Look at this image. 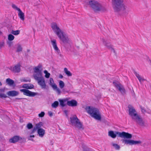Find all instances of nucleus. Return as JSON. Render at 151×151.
Listing matches in <instances>:
<instances>
[{
  "mask_svg": "<svg viewBox=\"0 0 151 151\" xmlns=\"http://www.w3.org/2000/svg\"><path fill=\"white\" fill-rule=\"evenodd\" d=\"M128 107L129 115L133 121L141 126H145L144 121L134 108L130 105H129Z\"/></svg>",
  "mask_w": 151,
  "mask_h": 151,
  "instance_id": "nucleus-1",
  "label": "nucleus"
},
{
  "mask_svg": "<svg viewBox=\"0 0 151 151\" xmlns=\"http://www.w3.org/2000/svg\"><path fill=\"white\" fill-rule=\"evenodd\" d=\"M112 3L115 12L123 11L126 9L127 6L123 3V0H112Z\"/></svg>",
  "mask_w": 151,
  "mask_h": 151,
  "instance_id": "nucleus-2",
  "label": "nucleus"
},
{
  "mask_svg": "<svg viewBox=\"0 0 151 151\" xmlns=\"http://www.w3.org/2000/svg\"><path fill=\"white\" fill-rule=\"evenodd\" d=\"M86 109L87 113L95 119L98 120L101 119V116L98 109L93 107L87 106L86 107Z\"/></svg>",
  "mask_w": 151,
  "mask_h": 151,
  "instance_id": "nucleus-3",
  "label": "nucleus"
},
{
  "mask_svg": "<svg viewBox=\"0 0 151 151\" xmlns=\"http://www.w3.org/2000/svg\"><path fill=\"white\" fill-rule=\"evenodd\" d=\"M89 4L93 11L96 13L99 12L104 11L106 9L97 1L91 0L89 1Z\"/></svg>",
  "mask_w": 151,
  "mask_h": 151,
  "instance_id": "nucleus-4",
  "label": "nucleus"
},
{
  "mask_svg": "<svg viewBox=\"0 0 151 151\" xmlns=\"http://www.w3.org/2000/svg\"><path fill=\"white\" fill-rule=\"evenodd\" d=\"M70 120L72 124L76 127L79 129H83L82 124L80 122L76 115H74L72 117H70Z\"/></svg>",
  "mask_w": 151,
  "mask_h": 151,
  "instance_id": "nucleus-5",
  "label": "nucleus"
},
{
  "mask_svg": "<svg viewBox=\"0 0 151 151\" xmlns=\"http://www.w3.org/2000/svg\"><path fill=\"white\" fill-rule=\"evenodd\" d=\"M34 78L37 81L38 84L41 88L43 89L46 88V86L43 78L42 76H38L37 75H34Z\"/></svg>",
  "mask_w": 151,
  "mask_h": 151,
  "instance_id": "nucleus-6",
  "label": "nucleus"
},
{
  "mask_svg": "<svg viewBox=\"0 0 151 151\" xmlns=\"http://www.w3.org/2000/svg\"><path fill=\"white\" fill-rule=\"evenodd\" d=\"M51 27L53 31L55 33L57 36L63 32L60 29L56 23H52L51 24Z\"/></svg>",
  "mask_w": 151,
  "mask_h": 151,
  "instance_id": "nucleus-7",
  "label": "nucleus"
},
{
  "mask_svg": "<svg viewBox=\"0 0 151 151\" xmlns=\"http://www.w3.org/2000/svg\"><path fill=\"white\" fill-rule=\"evenodd\" d=\"M116 134L118 135L119 137L121 138L130 139L132 137V135L131 134L124 132H117Z\"/></svg>",
  "mask_w": 151,
  "mask_h": 151,
  "instance_id": "nucleus-8",
  "label": "nucleus"
},
{
  "mask_svg": "<svg viewBox=\"0 0 151 151\" xmlns=\"http://www.w3.org/2000/svg\"><path fill=\"white\" fill-rule=\"evenodd\" d=\"M114 86L122 93H125V90L123 86L116 81H113Z\"/></svg>",
  "mask_w": 151,
  "mask_h": 151,
  "instance_id": "nucleus-9",
  "label": "nucleus"
},
{
  "mask_svg": "<svg viewBox=\"0 0 151 151\" xmlns=\"http://www.w3.org/2000/svg\"><path fill=\"white\" fill-rule=\"evenodd\" d=\"M42 66L41 64H39L37 66L35 67L34 68V72L36 73L35 75H37L38 76H42Z\"/></svg>",
  "mask_w": 151,
  "mask_h": 151,
  "instance_id": "nucleus-10",
  "label": "nucleus"
},
{
  "mask_svg": "<svg viewBox=\"0 0 151 151\" xmlns=\"http://www.w3.org/2000/svg\"><path fill=\"white\" fill-rule=\"evenodd\" d=\"M20 91L23 92L24 95L29 96H34L37 94L36 93L26 89H21L20 90Z\"/></svg>",
  "mask_w": 151,
  "mask_h": 151,
  "instance_id": "nucleus-11",
  "label": "nucleus"
},
{
  "mask_svg": "<svg viewBox=\"0 0 151 151\" xmlns=\"http://www.w3.org/2000/svg\"><path fill=\"white\" fill-rule=\"evenodd\" d=\"M58 36L63 43H67L68 42L69 40V39L63 32H62Z\"/></svg>",
  "mask_w": 151,
  "mask_h": 151,
  "instance_id": "nucleus-12",
  "label": "nucleus"
},
{
  "mask_svg": "<svg viewBox=\"0 0 151 151\" xmlns=\"http://www.w3.org/2000/svg\"><path fill=\"white\" fill-rule=\"evenodd\" d=\"M123 141L124 142L125 144H129L130 145H137L142 143V142L140 141H134L132 139H125Z\"/></svg>",
  "mask_w": 151,
  "mask_h": 151,
  "instance_id": "nucleus-13",
  "label": "nucleus"
},
{
  "mask_svg": "<svg viewBox=\"0 0 151 151\" xmlns=\"http://www.w3.org/2000/svg\"><path fill=\"white\" fill-rule=\"evenodd\" d=\"M51 42L53 47L55 50L58 53L60 52V50L57 46L56 40H51Z\"/></svg>",
  "mask_w": 151,
  "mask_h": 151,
  "instance_id": "nucleus-14",
  "label": "nucleus"
},
{
  "mask_svg": "<svg viewBox=\"0 0 151 151\" xmlns=\"http://www.w3.org/2000/svg\"><path fill=\"white\" fill-rule=\"evenodd\" d=\"M67 104L68 106L73 107L77 106L78 103L76 100L73 99L70 101H67Z\"/></svg>",
  "mask_w": 151,
  "mask_h": 151,
  "instance_id": "nucleus-15",
  "label": "nucleus"
},
{
  "mask_svg": "<svg viewBox=\"0 0 151 151\" xmlns=\"http://www.w3.org/2000/svg\"><path fill=\"white\" fill-rule=\"evenodd\" d=\"M18 92L15 91H9L7 92L8 95L11 96H14L18 95L19 94Z\"/></svg>",
  "mask_w": 151,
  "mask_h": 151,
  "instance_id": "nucleus-16",
  "label": "nucleus"
},
{
  "mask_svg": "<svg viewBox=\"0 0 151 151\" xmlns=\"http://www.w3.org/2000/svg\"><path fill=\"white\" fill-rule=\"evenodd\" d=\"M19 139V137L18 136H14L12 138L10 139L9 141L10 142L12 143H15L17 142Z\"/></svg>",
  "mask_w": 151,
  "mask_h": 151,
  "instance_id": "nucleus-17",
  "label": "nucleus"
},
{
  "mask_svg": "<svg viewBox=\"0 0 151 151\" xmlns=\"http://www.w3.org/2000/svg\"><path fill=\"white\" fill-rule=\"evenodd\" d=\"M13 71L15 72H19L20 70V64H18L15 65L13 68Z\"/></svg>",
  "mask_w": 151,
  "mask_h": 151,
  "instance_id": "nucleus-18",
  "label": "nucleus"
},
{
  "mask_svg": "<svg viewBox=\"0 0 151 151\" xmlns=\"http://www.w3.org/2000/svg\"><path fill=\"white\" fill-rule=\"evenodd\" d=\"M37 133L40 137H42L45 134V130L42 128L38 129L37 130Z\"/></svg>",
  "mask_w": 151,
  "mask_h": 151,
  "instance_id": "nucleus-19",
  "label": "nucleus"
},
{
  "mask_svg": "<svg viewBox=\"0 0 151 151\" xmlns=\"http://www.w3.org/2000/svg\"><path fill=\"white\" fill-rule=\"evenodd\" d=\"M18 16L21 20L24 21V13L21 10L18 11Z\"/></svg>",
  "mask_w": 151,
  "mask_h": 151,
  "instance_id": "nucleus-20",
  "label": "nucleus"
},
{
  "mask_svg": "<svg viewBox=\"0 0 151 151\" xmlns=\"http://www.w3.org/2000/svg\"><path fill=\"white\" fill-rule=\"evenodd\" d=\"M68 100L67 99H59L58 101L60 103V105L63 107H64L65 104V103Z\"/></svg>",
  "mask_w": 151,
  "mask_h": 151,
  "instance_id": "nucleus-21",
  "label": "nucleus"
},
{
  "mask_svg": "<svg viewBox=\"0 0 151 151\" xmlns=\"http://www.w3.org/2000/svg\"><path fill=\"white\" fill-rule=\"evenodd\" d=\"M6 82L9 86H12L14 84V81L9 78L6 79Z\"/></svg>",
  "mask_w": 151,
  "mask_h": 151,
  "instance_id": "nucleus-22",
  "label": "nucleus"
},
{
  "mask_svg": "<svg viewBox=\"0 0 151 151\" xmlns=\"http://www.w3.org/2000/svg\"><path fill=\"white\" fill-rule=\"evenodd\" d=\"M134 73L135 75L136 76L137 78L138 79L140 82H141L142 81H144L145 79L142 78L140 76L139 74H138L137 72L135 71L134 72Z\"/></svg>",
  "mask_w": 151,
  "mask_h": 151,
  "instance_id": "nucleus-23",
  "label": "nucleus"
},
{
  "mask_svg": "<svg viewBox=\"0 0 151 151\" xmlns=\"http://www.w3.org/2000/svg\"><path fill=\"white\" fill-rule=\"evenodd\" d=\"M52 88L54 90L56 91L58 94H60L61 91L60 89L57 87V85H54L53 86Z\"/></svg>",
  "mask_w": 151,
  "mask_h": 151,
  "instance_id": "nucleus-24",
  "label": "nucleus"
},
{
  "mask_svg": "<svg viewBox=\"0 0 151 151\" xmlns=\"http://www.w3.org/2000/svg\"><path fill=\"white\" fill-rule=\"evenodd\" d=\"M109 135L113 138H115L116 137V134L112 131H110L109 132Z\"/></svg>",
  "mask_w": 151,
  "mask_h": 151,
  "instance_id": "nucleus-25",
  "label": "nucleus"
},
{
  "mask_svg": "<svg viewBox=\"0 0 151 151\" xmlns=\"http://www.w3.org/2000/svg\"><path fill=\"white\" fill-rule=\"evenodd\" d=\"M105 46L107 47V48L109 49L113 50L114 52H115V50L114 48L112 47V46L111 45L110 43H106L105 44Z\"/></svg>",
  "mask_w": 151,
  "mask_h": 151,
  "instance_id": "nucleus-26",
  "label": "nucleus"
},
{
  "mask_svg": "<svg viewBox=\"0 0 151 151\" xmlns=\"http://www.w3.org/2000/svg\"><path fill=\"white\" fill-rule=\"evenodd\" d=\"M64 71L66 74L68 76H72V73L70 72L68 70V69L67 68H64Z\"/></svg>",
  "mask_w": 151,
  "mask_h": 151,
  "instance_id": "nucleus-27",
  "label": "nucleus"
},
{
  "mask_svg": "<svg viewBox=\"0 0 151 151\" xmlns=\"http://www.w3.org/2000/svg\"><path fill=\"white\" fill-rule=\"evenodd\" d=\"M59 105V102L57 101H54L52 105V106L54 108H56Z\"/></svg>",
  "mask_w": 151,
  "mask_h": 151,
  "instance_id": "nucleus-28",
  "label": "nucleus"
},
{
  "mask_svg": "<svg viewBox=\"0 0 151 151\" xmlns=\"http://www.w3.org/2000/svg\"><path fill=\"white\" fill-rule=\"evenodd\" d=\"M23 87L26 88L27 89H31L33 88V85H31L30 84H25L24 85Z\"/></svg>",
  "mask_w": 151,
  "mask_h": 151,
  "instance_id": "nucleus-29",
  "label": "nucleus"
},
{
  "mask_svg": "<svg viewBox=\"0 0 151 151\" xmlns=\"http://www.w3.org/2000/svg\"><path fill=\"white\" fill-rule=\"evenodd\" d=\"M20 32V31L19 30H17L14 31L13 30H12L11 33L14 35H19Z\"/></svg>",
  "mask_w": 151,
  "mask_h": 151,
  "instance_id": "nucleus-30",
  "label": "nucleus"
},
{
  "mask_svg": "<svg viewBox=\"0 0 151 151\" xmlns=\"http://www.w3.org/2000/svg\"><path fill=\"white\" fill-rule=\"evenodd\" d=\"M50 84L53 88V86L54 85H56L54 83L53 80L52 78H50Z\"/></svg>",
  "mask_w": 151,
  "mask_h": 151,
  "instance_id": "nucleus-31",
  "label": "nucleus"
},
{
  "mask_svg": "<svg viewBox=\"0 0 151 151\" xmlns=\"http://www.w3.org/2000/svg\"><path fill=\"white\" fill-rule=\"evenodd\" d=\"M59 86L61 88H63L65 86L64 82L62 81H60L59 82Z\"/></svg>",
  "mask_w": 151,
  "mask_h": 151,
  "instance_id": "nucleus-32",
  "label": "nucleus"
},
{
  "mask_svg": "<svg viewBox=\"0 0 151 151\" xmlns=\"http://www.w3.org/2000/svg\"><path fill=\"white\" fill-rule=\"evenodd\" d=\"M42 122H40L36 124L35 127L37 129V130L38 129H41V125H42Z\"/></svg>",
  "mask_w": 151,
  "mask_h": 151,
  "instance_id": "nucleus-33",
  "label": "nucleus"
},
{
  "mask_svg": "<svg viewBox=\"0 0 151 151\" xmlns=\"http://www.w3.org/2000/svg\"><path fill=\"white\" fill-rule=\"evenodd\" d=\"M14 38V36L12 34H9L8 36V39L9 41L13 40Z\"/></svg>",
  "mask_w": 151,
  "mask_h": 151,
  "instance_id": "nucleus-34",
  "label": "nucleus"
},
{
  "mask_svg": "<svg viewBox=\"0 0 151 151\" xmlns=\"http://www.w3.org/2000/svg\"><path fill=\"white\" fill-rule=\"evenodd\" d=\"M112 146L117 150H119L120 149V146L117 144L113 143Z\"/></svg>",
  "mask_w": 151,
  "mask_h": 151,
  "instance_id": "nucleus-35",
  "label": "nucleus"
},
{
  "mask_svg": "<svg viewBox=\"0 0 151 151\" xmlns=\"http://www.w3.org/2000/svg\"><path fill=\"white\" fill-rule=\"evenodd\" d=\"M44 73H45V77L47 78H48L50 77V74L48 73L47 71L46 70H45L44 71Z\"/></svg>",
  "mask_w": 151,
  "mask_h": 151,
  "instance_id": "nucleus-36",
  "label": "nucleus"
},
{
  "mask_svg": "<svg viewBox=\"0 0 151 151\" xmlns=\"http://www.w3.org/2000/svg\"><path fill=\"white\" fill-rule=\"evenodd\" d=\"M22 48L20 45H18L16 52H19L22 51Z\"/></svg>",
  "mask_w": 151,
  "mask_h": 151,
  "instance_id": "nucleus-37",
  "label": "nucleus"
},
{
  "mask_svg": "<svg viewBox=\"0 0 151 151\" xmlns=\"http://www.w3.org/2000/svg\"><path fill=\"white\" fill-rule=\"evenodd\" d=\"M12 7L13 9L17 10L18 11L20 10L19 8H18L14 4H13L12 5Z\"/></svg>",
  "mask_w": 151,
  "mask_h": 151,
  "instance_id": "nucleus-38",
  "label": "nucleus"
},
{
  "mask_svg": "<svg viewBox=\"0 0 151 151\" xmlns=\"http://www.w3.org/2000/svg\"><path fill=\"white\" fill-rule=\"evenodd\" d=\"M27 127L29 129H32L33 127V125L31 123H29L27 125Z\"/></svg>",
  "mask_w": 151,
  "mask_h": 151,
  "instance_id": "nucleus-39",
  "label": "nucleus"
},
{
  "mask_svg": "<svg viewBox=\"0 0 151 151\" xmlns=\"http://www.w3.org/2000/svg\"><path fill=\"white\" fill-rule=\"evenodd\" d=\"M7 97L6 95L4 93H0V98H6Z\"/></svg>",
  "mask_w": 151,
  "mask_h": 151,
  "instance_id": "nucleus-40",
  "label": "nucleus"
},
{
  "mask_svg": "<svg viewBox=\"0 0 151 151\" xmlns=\"http://www.w3.org/2000/svg\"><path fill=\"white\" fill-rule=\"evenodd\" d=\"M45 113L43 111H42L39 114L38 116L40 117H42L45 115Z\"/></svg>",
  "mask_w": 151,
  "mask_h": 151,
  "instance_id": "nucleus-41",
  "label": "nucleus"
},
{
  "mask_svg": "<svg viewBox=\"0 0 151 151\" xmlns=\"http://www.w3.org/2000/svg\"><path fill=\"white\" fill-rule=\"evenodd\" d=\"M140 108L141 110V111L143 113H144L146 112L145 110L143 107L141 106H140Z\"/></svg>",
  "mask_w": 151,
  "mask_h": 151,
  "instance_id": "nucleus-42",
  "label": "nucleus"
},
{
  "mask_svg": "<svg viewBox=\"0 0 151 151\" xmlns=\"http://www.w3.org/2000/svg\"><path fill=\"white\" fill-rule=\"evenodd\" d=\"M5 90V88H0V93H3V92H4Z\"/></svg>",
  "mask_w": 151,
  "mask_h": 151,
  "instance_id": "nucleus-43",
  "label": "nucleus"
},
{
  "mask_svg": "<svg viewBox=\"0 0 151 151\" xmlns=\"http://www.w3.org/2000/svg\"><path fill=\"white\" fill-rule=\"evenodd\" d=\"M37 130V129L35 127L32 129V133H33L35 132Z\"/></svg>",
  "mask_w": 151,
  "mask_h": 151,
  "instance_id": "nucleus-44",
  "label": "nucleus"
},
{
  "mask_svg": "<svg viewBox=\"0 0 151 151\" xmlns=\"http://www.w3.org/2000/svg\"><path fill=\"white\" fill-rule=\"evenodd\" d=\"M49 116H52V113L51 112H49Z\"/></svg>",
  "mask_w": 151,
  "mask_h": 151,
  "instance_id": "nucleus-45",
  "label": "nucleus"
},
{
  "mask_svg": "<svg viewBox=\"0 0 151 151\" xmlns=\"http://www.w3.org/2000/svg\"><path fill=\"white\" fill-rule=\"evenodd\" d=\"M63 76L61 75V74H60L59 75V78H63Z\"/></svg>",
  "mask_w": 151,
  "mask_h": 151,
  "instance_id": "nucleus-46",
  "label": "nucleus"
},
{
  "mask_svg": "<svg viewBox=\"0 0 151 151\" xmlns=\"http://www.w3.org/2000/svg\"><path fill=\"white\" fill-rule=\"evenodd\" d=\"M3 45V44H0V48Z\"/></svg>",
  "mask_w": 151,
  "mask_h": 151,
  "instance_id": "nucleus-47",
  "label": "nucleus"
},
{
  "mask_svg": "<svg viewBox=\"0 0 151 151\" xmlns=\"http://www.w3.org/2000/svg\"><path fill=\"white\" fill-rule=\"evenodd\" d=\"M30 137H35V136L34 135H30Z\"/></svg>",
  "mask_w": 151,
  "mask_h": 151,
  "instance_id": "nucleus-48",
  "label": "nucleus"
},
{
  "mask_svg": "<svg viewBox=\"0 0 151 151\" xmlns=\"http://www.w3.org/2000/svg\"><path fill=\"white\" fill-rule=\"evenodd\" d=\"M2 34V32H1L0 31V35L1 34Z\"/></svg>",
  "mask_w": 151,
  "mask_h": 151,
  "instance_id": "nucleus-49",
  "label": "nucleus"
},
{
  "mask_svg": "<svg viewBox=\"0 0 151 151\" xmlns=\"http://www.w3.org/2000/svg\"><path fill=\"white\" fill-rule=\"evenodd\" d=\"M0 151H1V150H0Z\"/></svg>",
  "mask_w": 151,
  "mask_h": 151,
  "instance_id": "nucleus-50",
  "label": "nucleus"
}]
</instances>
